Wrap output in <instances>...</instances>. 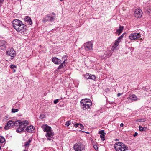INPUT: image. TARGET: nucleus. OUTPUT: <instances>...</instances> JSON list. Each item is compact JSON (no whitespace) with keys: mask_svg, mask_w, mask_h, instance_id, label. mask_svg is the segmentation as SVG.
Listing matches in <instances>:
<instances>
[{"mask_svg":"<svg viewBox=\"0 0 151 151\" xmlns=\"http://www.w3.org/2000/svg\"><path fill=\"white\" fill-rule=\"evenodd\" d=\"M12 24L13 27L16 30L22 24V22L18 19H15L13 21Z\"/></svg>","mask_w":151,"mask_h":151,"instance_id":"nucleus-4","label":"nucleus"},{"mask_svg":"<svg viewBox=\"0 0 151 151\" xmlns=\"http://www.w3.org/2000/svg\"><path fill=\"white\" fill-rule=\"evenodd\" d=\"M63 67H58V68H57V69L56 70V71L57 72L60 71V69H63Z\"/></svg>","mask_w":151,"mask_h":151,"instance_id":"nucleus-36","label":"nucleus"},{"mask_svg":"<svg viewBox=\"0 0 151 151\" xmlns=\"http://www.w3.org/2000/svg\"><path fill=\"white\" fill-rule=\"evenodd\" d=\"M122 94L120 93H118L117 95V97H119Z\"/></svg>","mask_w":151,"mask_h":151,"instance_id":"nucleus-47","label":"nucleus"},{"mask_svg":"<svg viewBox=\"0 0 151 151\" xmlns=\"http://www.w3.org/2000/svg\"><path fill=\"white\" fill-rule=\"evenodd\" d=\"M114 147L116 151H125L128 148V147L121 142L116 143Z\"/></svg>","mask_w":151,"mask_h":151,"instance_id":"nucleus-1","label":"nucleus"},{"mask_svg":"<svg viewBox=\"0 0 151 151\" xmlns=\"http://www.w3.org/2000/svg\"><path fill=\"white\" fill-rule=\"evenodd\" d=\"M84 47L87 50H92V49L93 44L91 42H89L85 44Z\"/></svg>","mask_w":151,"mask_h":151,"instance_id":"nucleus-13","label":"nucleus"},{"mask_svg":"<svg viewBox=\"0 0 151 151\" xmlns=\"http://www.w3.org/2000/svg\"><path fill=\"white\" fill-rule=\"evenodd\" d=\"M19 109H16L15 108H12V112L13 113H14L18 112Z\"/></svg>","mask_w":151,"mask_h":151,"instance_id":"nucleus-30","label":"nucleus"},{"mask_svg":"<svg viewBox=\"0 0 151 151\" xmlns=\"http://www.w3.org/2000/svg\"><path fill=\"white\" fill-rule=\"evenodd\" d=\"M123 29V27L120 26L119 28L117 30L116 33L118 34V36L122 32Z\"/></svg>","mask_w":151,"mask_h":151,"instance_id":"nucleus-23","label":"nucleus"},{"mask_svg":"<svg viewBox=\"0 0 151 151\" xmlns=\"http://www.w3.org/2000/svg\"><path fill=\"white\" fill-rule=\"evenodd\" d=\"M142 14V10L140 9H137L134 11V15L137 18L141 17Z\"/></svg>","mask_w":151,"mask_h":151,"instance_id":"nucleus-9","label":"nucleus"},{"mask_svg":"<svg viewBox=\"0 0 151 151\" xmlns=\"http://www.w3.org/2000/svg\"><path fill=\"white\" fill-rule=\"evenodd\" d=\"M26 129L27 132H32L34 130V127L33 126L31 125L27 127Z\"/></svg>","mask_w":151,"mask_h":151,"instance_id":"nucleus-22","label":"nucleus"},{"mask_svg":"<svg viewBox=\"0 0 151 151\" xmlns=\"http://www.w3.org/2000/svg\"><path fill=\"white\" fill-rule=\"evenodd\" d=\"M14 126H20L23 125H27L28 124V122L27 120L22 121L21 120H17L15 121L14 122Z\"/></svg>","mask_w":151,"mask_h":151,"instance_id":"nucleus-5","label":"nucleus"},{"mask_svg":"<svg viewBox=\"0 0 151 151\" xmlns=\"http://www.w3.org/2000/svg\"><path fill=\"white\" fill-rule=\"evenodd\" d=\"M84 77L86 79H91L93 80H95L96 76L95 75H91L89 73H86L83 75Z\"/></svg>","mask_w":151,"mask_h":151,"instance_id":"nucleus-12","label":"nucleus"},{"mask_svg":"<svg viewBox=\"0 0 151 151\" xmlns=\"http://www.w3.org/2000/svg\"><path fill=\"white\" fill-rule=\"evenodd\" d=\"M55 14L54 12H52L50 14H48L43 19V22L45 23L48 21H53L55 20Z\"/></svg>","mask_w":151,"mask_h":151,"instance_id":"nucleus-2","label":"nucleus"},{"mask_svg":"<svg viewBox=\"0 0 151 151\" xmlns=\"http://www.w3.org/2000/svg\"><path fill=\"white\" fill-rule=\"evenodd\" d=\"M4 0H0V7L1 6Z\"/></svg>","mask_w":151,"mask_h":151,"instance_id":"nucleus-43","label":"nucleus"},{"mask_svg":"<svg viewBox=\"0 0 151 151\" xmlns=\"http://www.w3.org/2000/svg\"><path fill=\"white\" fill-rule=\"evenodd\" d=\"M10 66H15V65H14L13 64H11L10 65Z\"/></svg>","mask_w":151,"mask_h":151,"instance_id":"nucleus-48","label":"nucleus"},{"mask_svg":"<svg viewBox=\"0 0 151 151\" xmlns=\"http://www.w3.org/2000/svg\"><path fill=\"white\" fill-rule=\"evenodd\" d=\"M67 60L65 59L63 62L59 66H64L65 65V63H67Z\"/></svg>","mask_w":151,"mask_h":151,"instance_id":"nucleus-31","label":"nucleus"},{"mask_svg":"<svg viewBox=\"0 0 151 151\" xmlns=\"http://www.w3.org/2000/svg\"><path fill=\"white\" fill-rule=\"evenodd\" d=\"M17 32L21 33H23L26 32L27 30L26 25L22 24L19 27V28L16 30Z\"/></svg>","mask_w":151,"mask_h":151,"instance_id":"nucleus-7","label":"nucleus"},{"mask_svg":"<svg viewBox=\"0 0 151 151\" xmlns=\"http://www.w3.org/2000/svg\"><path fill=\"white\" fill-rule=\"evenodd\" d=\"M124 126V124H123V123H122L120 124V126L121 127H122L123 126Z\"/></svg>","mask_w":151,"mask_h":151,"instance_id":"nucleus-46","label":"nucleus"},{"mask_svg":"<svg viewBox=\"0 0 151 151\" xmlns=\"http://www.w3.org/2000/svg\"><path fill=\"white\" fill-rule=\"evenodd\" d=\"M82 132H84L86 133H88H88L86 132H84V131H82Z\"/></svg>","mask_w":151,"mask_h":151,"instance_id":"nucleus-49","label":"nucleus"},{"mask_svg":"<svg viewBox=\"0 0 151 151\" xmlns=\"http://www.w3.org/2000/svg\"><path fill=\"white\" fill-rule=\"evenodd\" d=\"M129 100H131L133 101H136L140 99L139 98H137V96L134 94H132L128 98Z\"/></svg>","mask_w":151,"mask_h":151,"instance_id":"nucleus-18","label":"nucleus"},{"mask_svg":"<svg viewBox=\"0 0 151 151\" xmlns=\"http://www.w3.org/2000/svg\"><path fill=\"white\" fill-rule=\"evenodd\" d=\"M8 123V124H9L10 127H12L14 125V122L12 120L9 121Z\"/></svg>","mask_w":151,"mask_h":151,"instance_id":"nucleus-25","label":"nucleus"},{"mask_svg":"<svg viewBox=\"0 0 151 151\" xmlns=\"http://www.w3.org/2000/svg\"><path fill=\"white\" fill-rule=\"evenodd\" d=\"M11 127L10 126V125H9V124H8V123L7 124L5 125L4 127V129L6 130H8L9 128V127Z\"/></svg>","mask_w":151,"mask_h":151,"instance_id":"nucleus-32","label":"nucleus"},{"mask_svg":"<svg viewBox=\"0 0 151 151\" xmlns=\"http://www.w3.org/2000/svg\"><path fill=\"white\" fill-rule=\"evenodd\" d=\"M2 128V127H0V129H1Z\"/></svg>","mask_w":151,"mask_h":151,"instance_id":"nucleus-50","label":"nucleus"},{"mask_svg":"<svg viewBox=\"0 0 151 151\" xmlns=\"http://www.w3.org/2000/svg\"><path fill=\"white\" fill-rule=\"evenodd\" d=\"M24 151H27V150H24Z\"/></svg>","mask_w":151,"mask_h":151,"instance_id":"nucleus-52","label":"nucleus"},{"mask_svg":"<svg viewBox=\"0 0 151 151\" xmlns=\"http://www.w3.org/2000/svg\"><path fill=\"white\" fill-rule=\"evenodd\" d=\"M27 125H23L21 126H19L16 130V131L17 133H21L23 131L24 129L26 127Z\"/></svg>","mask_w":151,"mask_h":151,"instance_id":"nucleus-15","label":"nucleus"},{"mask_svg":"<svg viewBox=\"0 0 151 151\" xmlns=\"http://www.w3.org/2000/svg\"><path fill=\"white\" fill-rule=\"evenodd\" d=\"M70 124V121H68L66 122L65 125L66 127H68Z\"/></svg>","mask_w":151,"mask_h":151,"instance_id":"nucleus-34","label":"nucleus"},{"mask_svg":"<svg viewBox=\"0 0 151 151\" xmlns=\"http://www.w3.org/2000/svg\"><path fill=\"white\" fill-rule=\"evenodd\" d=\"M45 117V115L43 114H41L40 116V118L41 119H44Z\"/></svg>","mask_w":151,"mask_h":151,"instance_id":"nucleus-37","label":"nucleus"},{"mask_svg":"<svg viewBox=\"0 0 151 151\" xmlns=\"http://www.w3.org/2000/svg\"><path fill=\"white\" fill-rule=\"evenodd\" d=\"M143 89L145 91H147V90H148V88H144Z\"/></svg>","mask_w":151,"mask_h":151,"instance_id":"nucleus-44","label":"nucleus"},{"mask_svg":"<svg viewBox=\"0 0 151 151\" xmlns=\"http://www.w3.org/2000/svg\"><path fill=\"white\" fill-rule=\"evenodd\" d=\"M31 141L30 140H29L28 142H25L24 143V146L26 147H28L29 145V144L30 143Z\"/></svg>","mask_w":151,"mask_h":151,"instance_id":"nucleus-29","label":"nucleus"},{"mask_svg":"<svg viewBox=\"0 0 151 151\" xmlns=\"http://www.w3.org/2000/svg\"><path fill=\"white\" fill-rule=\"evenodd\" d=\"M59 102V100L58 99L54 100L53 102L55 104H56Z\"/></svg>","mask_w":151,"mask_h":151,"instance_id":"nucleus-40","label":"nucleus"},{"mask_svg":"<svg viewBox=\"0 0 151 151\" xmlns=\"http://www.w3.org/2000/svg\"><path fill=\"white\" fill-rule=\"evenodd\" d=\"M139 131H145L146 129L145 127H142L139 126Z\"/></svg>","mask_w":151,"mask_h":151,"instance_id":"nucleus-27","label":"nucleus"},{"mask_svg":"<svg viewBox=\"0 0 151 151\" xmlns=\"http://www.w3.org/2000/svg\"><path fill=\"white\" fill-rule=\"evenodd\" d=\"M79 128H80V129L81 130H83L84 129V127L81 124H80L79 125V127H78Z\"/></svg>","mask_w":151,"mask_h":151,"instance_id":"nucleus-35","label":"nucleus"},{"mask_svg":"<svg viewBox=\"0 0 151 151\" xmlns=\"http://www.w3.org/2000/svg\"><path fill=\"white\" fill-rule=\"evenodd\" d=\"M63 0H60V1H63Z\"/></svg>","mask_w":151,"mask_h":151,"instance_id":"nucleus-51","label":"nucleus"},{"mask_svg":"<svg viewBox=\"0 0 151 151\" xmlns=\"http://www.w3.org/2000/svg\"><path fill=\"white\" fill-rule=\"evenodd\" d=\"M74 149L76 151H81L84 149L85 146L81 142L75 144L73 146Z\"/></svg>","mask_w":151,"mask_h":151,"instance_id":"nucleus-3","label":"nucleus"},{"mask_svg":"<svg viewBox=\"0 0 151 151\" xmlns=\"http://www.w3.org/2000/svg\"><path fill=\"white\" fill-rule=\"evenodd\" d=\"M80 124V123H76L75 125V127H79V125Z\"/></svg>","mask_w":151,"mask_h":151,"instance_id":"nucleus-42","label":"nucleus"},{"mask_svg":"<svg viewBox=\"0 0 151 151\" xmlns=\"http://www.w3.org/2000/svg\"><path fill=\"white\" fill-rule=\"evenodd\" d=\"M6 42L4 40L0 41V50H6Z\"/></svg>","mask_w":151,"mask_h":151,"instance_id":"nucleus-14","label":"nucleus"},{"mask_svg":"<svg viewBox=\"0 0 151 151\" xmlns=\"http://www.w3.org/2000/svg\"><path fill=\"white\" fill-rule=\"evenodd\" d=\"M147 11L149 12L150 13H151V6L147 8Z\"/></svg>","mask_w":151,"mask_h":151,"instance_id":"nucleus-38","label":"nucleus"},{"mask_svg":"<svg viewBox=\"0 0 151 151\" xmlns=\"http://www.w3.org/2000/svg\"><path fill=\"white\" fill-rule=\"evenodd\" d=\"M41 127L43 129L44 132H46L51 129V127L48 126L47 124L43 125L41 126Z\"/></svg>","mask_w":151,"mask_h":151,"instance_id":"nucleus-16","label":"nucleus"},{"mask_svg":"<svg viewBox=\"0 0 151 151\" xmlns=\"http://www.w3.org/2000/svg\"><path fill=\"white\" fill-rule=\"evenodd\" d=\"M138 134L137 133V132H135V134L133 135V136L134 137H136V136H137Z\"/></svg>","mask_w":151,"mask_h":151,"instance_id":"nucleus-45","label":"nucleus"},{"mask_svg":"<svg viewBox=\"0 0 151 151\" xmlns=\"http://www.w3.org/2000/svg\"><path fill=\"white\" fill-rule=\"evenodd\" d=\"M140 37L141 35L139 33H134L131 34L129 36V38L132 40H133Z\"/></svg>","mask_w":151,"mask_h":151,"instance_id":"nucleus-6","label":"nucleus"},{"mask_svg":"<svg viewBox=\"0 0 151 151\" xmlns=\"http://www.w3.org/2000/svg\"><path fill=\"white\" fill-rule=\"evenodd\" d=\"M5 141V138L2 136H0V143H3Z\"/></svg>","mask_w":151,"mask_h":151,"instance_id":"nucleus-28","label":"nucleus"},{"mask_svg":"<svg viewBox=\"0 0 151 151\" xmlns=\"http://www.w3.org/2000/svg\"><path fill=\"white\" fill-rule=\"evenodd\" d=\"M11 70H13L14 73L16 71V69L17 68V67H10Z\"/></svg>","mask_w":151,"mask_h":151,"instance_id":"nucleus-33","label":"nucleus"},{"mask_svg":"<svg viewBox=\"0 0 151 151\" xmlns=\"http://www.w3.org/2000/svg\"><path fill=\"white\" fill-rule=\"evenodd\" d=\"M54 132L52 131V129L50 131H47L45 134V136L47 138V140H50L52 137L54 136Z\"/></svg>","mask_w":151,"mask_h":151,"instance_id":"nucleus-11","label":"nucleus"},{"mask_svg":"<svg viewBox=\"0 0 151 151\" xmlns=\"http://www.w3.org/2000/svg\"><path fill=\"white\" fill-rule=\"evenodd\" d=\"M6 54L7 56L11 57V59H12V58L16 55L15 52L13 49H9L6 52Z\"/></svg>","mask_w":151,"mask_h":151,"instance_id":"nucleus-8","label":"nucleus"},{"mask_svg":"<svg viewBox=\"0 0 151 151\" xmlns=\"http://www.w3.org/2000/svg\"><path fill=\"white\" fill-rule=\"evenodd\" d=\"M99 134H100V137L101 138L102 141L105 140V139L104 138L105 134L106 133L104 132V130H102L99 132Z\"/></svg>","mask_w":151,"mask_h":151,"instance_id":"nucleus-19","label":"nucleus"},{"mask_svg":"<svg viewBox=\"0 0 151 151\" xmlns=\"http://www.w3.org/2000/svg\"><path fill=\"white\" fill-rule=\"evenodd\" d=\"M138 121L139 122H143L145 121V119H139V120H138Z\"/></svg>","mask_w":151,"mask_h":151,"instance_id":"nucleus-39","label":"nucleus"},{"mask_svg":"<svg viewBox=\"0 0 151 151\" xmlns=\"http://www.w3.org/2000/svg\"><path fill=\"white\" fill-rule=\"evenodd\" d=\"M84 102H85V103L86 104H89L90 103H91V100L89 99H82L80 102H82L83 103Z\"/></svg>","mask_w":151,"mask_h":151,"instance_id":"nucleus-24","label":"nucleus"},{"mask_svg":"<svg viewBox=\"0 0 151 151\" xmlns=\"http://www.w3.org/2000/svg\"><path fill=\"white\" fill-rule=\"evenodd\" d=\"M119 42L116 40L114 44L113 45L111 48V50L112 51H114L116 49V47H117L119 43Z\"/></svg>","mask_w":151,"mask_h":151,"instance_id":"nucleus-21","label":"nucleus"},{"mask_svg":"<svg viewBox=\"0 0 151 151\" xmlns=\"http://www.w3.org/2000/svg\"><path fill=\"white\" fill-rule=\"evenodd\" d=\"M24 21L27 22V24L28 25H31L32 24V22L30 17L28 16H26L24 19Z\"/></svg>","mask_w":151,"mask_h":151,"instance_id":"nucleus-20","label":"nucleus"},{"mask_svg":"<svg viewBox=\"0 0 151 151\" xmlns=\"http://www.w3.org/2000/svg\"><path fill=\"white\" fill-rule=\"evenodd\" d=\"M80 102L81 108L83 110H86L87 109L89 108L92 105V103H90L89 104H86L85 102Z\"/></svg>","mask_w":151,"mask_h":151,"instance_id":"nucleus-10","label":"nucleus"},{"mask_svg":"<svg viewBox=\"0 0 151 151\" xmlns=\"http://www.w3.org/2000/svg\"><path fill=\"white\" fill-rule=\"evenodd\" d=\"M93 147L94 148V149L96 150H98V146H97V145H93Z\"/></svg>","mask_w":151,"mask_h":151,"instance_id":"nucleus-41","label":"nucleus"},{"mask_svg":"<svg viewBox=\"0 0 151 151\" xmlns=\"http://www.w3.org/2000/svg\"><path fill=\"white\" fill-rule=\"evenodd\" d=\"M124 33H123L122 35L119 37L118 39L116 40L119 42H120L121 39H122L123 37V36L124 35Z\"/></svg>","mask_w":151,"mask_h":151,"instance_id":"nucleus-26","label":"nucleus"},{"mask_svg":"<svg viewBox=\"0 0 151 151\" xmlns=\"http://www.w3.org/2000/svg\"><path fill=\"white\" fill-rule=\"evenodd\" d=\"M52 61L55 64L59 65L61 63V60L60 59L56 57L53 58L52 59Z\"/></svg>","mask_w":151,"mask_h":151,"instance_id":"nucleus-17","label":"nucleus"}]
</instances>
